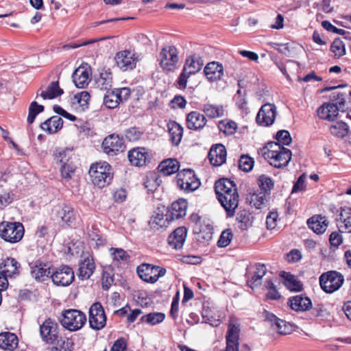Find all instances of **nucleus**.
<instances>
[{
	"label": "nucleus",
	"mask_w": 351,
	"mask_h": 351,
	"mask_svg": "<svg viewBox=\"0 0 351 351\" xmlns=\"http://www.w3.org/2000/svg\"><path fill=\"white\" fill-rule=\"evenodd\" d=\"M186 124L190 130H201L206 125V119L204 114L197 111H193L187 115Z\"/></svg>",
	"instance_id": "obj_26"
},
{
	"label": "nucleus",
	"mask_w": 351,
	"mask_h": 351,
	"mask_svg": "<svg viewBox=\"0 0 351 351\" xmlns=\"http://www.w3.org/2000/svg\"><path fill=\"white\" fill-rule=\"evenodd\" d=\"M187 232L185 226L177 228V250L182 247L187 237Z\"/></svg>",
	"instance_id": "obj_61"
},
{
	"label": "nucleus",
	"mask_w": 351,
	"mask_h": 351,
	"mask_svg": "<svg viewBox=\"0 0 351 351\" xmlns=\"http://www.w3.org/2000/svg\"><path fill=\"white\" fill-rule=\"evenodd\" d=\"M226 199H222L221 195H217V199L222 207L226 210V217L231 218L235 215V210L239 205V194L237 191H233L227 194H223Z\"/></svg>",
	"instance_id": "obj_16"
},
{
	"label": "nucleus",
	"mask_w": 351,
	"mask_h": 351,
	"mask_svg": "<svg viewBox=\"0 0 351 351\" xmlns=\"http://www.w3.org/2000/svg\"><path fill=\"white\" fill-rule=\"evenodd\" d=\"M204 114L210 119H215L224 116L225 110L222 105L206 104L202 109Z\"/></svg>",
	"instance_id": "obj_35"
},
{
	"label": "nucleus",
	"mask_w": 351,
	"mask_h": 351,
	"mask_svg": "<svg viewBox=\"0 0 351 351\" xmlns=\"http://www.w3.org/2000/svg\"><path fill=\"white\" fill-rule=\"evenodd\" d=\"M267 269L265 265H250L247 267V285L252 289L261 283L262 278L265 275Z\"/></svg>",
	"instance_id": "obj_18"
},
{
	"label": "nucleus",
	"mask_w": 351,
	"mask_h": 351,
	"mask_svg": "<svg viewBox=\"0 0 351 351\" xmlns=\"http://www.w3.org/2000/svg\"><path fill=\"white\" fill-rule=\"evenodd\" d=\"M330 51L335 56L340 58L346 54V47L340 38H335L330 45Z\"/></svg>",
	"instance_id": "obj_46"
},
{
	"label": "nucleus",
	"mask_w": 351,
	"mask_h": 351,
	"mask_svg": "<svg viewBox=\"0 0 351 351\" xmlns=\"http://www.w3.org/2000/svg\"><path fill=\"white\" fill-rule=\"evenodd\" d=\"M176 48L172 47L169 50L162 49L160 53V64L167 73H173L176 70Z\"/></svg>",
	"instance_id": "obj_20"
},
{
	"label": "nucleus",
	"mask_w": 351,
	"mask_h": 351,
	"mask_svg": "<svg viewBox=\"0 0 351 351\" xmlns=\"http://www.w3.org/2000/svg\"><path fill=\"white\" fill-rule=\"evenodd\" d=\"M232 239V233L230 229L223 230L217 241V245L220 247L228 246Z\"/></svg>",
	"instance_id": "obj_58"
},
{
	"label": "nucleus",
	"mask_w": 351,
	"mask_h": 351,
	"mask_svg": "<svg viewBox=\"0 0 351 351\" xmlns=\"http://www.w3.org/2000/svg\"><path fill=\"white\" fill-rule=\"evenodd\" d=\"M159 172L164 176H168L176 173V159L167 158L163 160L158 165Z\"/></svg>",
	"instance_id": "obj_36"
},
{
	"label": "nucleus",
	"mask_w": 351,
	"mask_h": 351,
	"mask_svg": "<svg viewBox=\"0 0 351 351\" xmlns=\"http://www.w3.org/2000/svg\"><path fill=\"white\" fill-rule=\"evenodd\" d=\"M203 64L204 60L198 54L193 53L188 56L177 80V88L182 90L185 89L189 77L197 73L202 69Z\"/></svg>",
	"instance_id": "obj_2"
},
{
	"label": "nucleus",
	"mask_w": 351,
	"mask_h": 351,
	"mask_svg": "<svg viewBox=\"0 0 351 351\" xmlns=\"http://www.w3.org/2000/svg\"><path fill=\"white\" fill-rule=\"evenodd\" d=\"M45 107L43 105L38 104L36 101H32L28 109V116L27 121L29 124L34 123L36 116L44 111Z\"/></svg>",
	"instance_id": "obj_42"
},
{
	"label": "nucleus",
	"mask_w": 351,
	"mask_h": 351,
	"mask_svg": "<svg viewBox=\"0 0 351 351\" xmlns=\"http://www.w3.org/2000/svg\"><path fill=\"white\" fill-rule=\"evenodd\" d=\"M226 149L222 144H216L211 147L208 154L210 163L213 166H221L226 160Z\"/></svg>",
	"instance_id": "obj_21"
},
{
	"label": "nucleus",
	"mask_w": 351,
	"mask_h": 351,
	"mask_svg": "<svg viewBox=\"0 0 351 351\" xmlns=\"http://www.w3.org/2000/svg\"><path fill=\"white\" fill-rule=\"evenodd\" d=\"M219 130L228 135L233 134L237 128V123L234 121H221L219 125Z\"/></svg>",
	"instance_id": "obj_56"
},
{
	"label": "nucleus",
	"mask_w": 351,
	"mask_h": 351,
	"mask_svg": "<svg viewBox=\"0 0 351 351\" xmlns=\"http://www.w3.org/2000/svg\"><path fill=\"white\" fill-rule=\"evenodd\" d=\"M202 315V317L204 319V322L206 323H209L210 324H211L213 326L218 325L219 320H217V319L213 320V317L211 313V309H210V306H208V303L204 302L203 304Z\"/></svg>",
	"instance_id": "obj_55"
},
{
	"label": "nucleus",
	"mask_w": 351,
	"mask_h": 351,
	"mask_svg": "<svg viewBox=\"0 0 351 351\" xmlns=\"http://www.w3.org/2000/svg\"><path fill=\"white\" fill-rule=\"evenodd\" d=\"M114 60L117 66L123 71L132 70L136 66L134 54L128 50L118 52Z\"/></svg>",
	"instance_id": "obj_22"
},
{
	"label": "nucleus",
	"mask_w": 351,
	"mask_h": 351,
	"mask_svg": "<svg viewBox=\"0 0 351 351\" xmlns=\"http://www.w3.org/2000/svg\"><path fill=\"white\" fill-rule=\"evenodd\" d=\"M173 220V213L165 206H162L154 210L149 224L151 228L158 230L160 228L168 226Z\"/></svg>",
	"instance_id": "obj_9"
},
{
	"label": "nucleus",
	"mask_w": 351,
	"mask_h": 351,
	"mask_svg": "<svg viewBox=\"0 0 351 351\" xmlns=\"http://www.w3.org/2000/svg\"><path fill=\"white\" fill-rule=\"evenodd\" d=\"M110 255L114 261L128 263L133 261L131 260L130 255L125 250L122 248L111 247L110 249Z\"/></svg>",
	"instance_id": "obj_38"
},
{
	"label": "nucleus",
	"mask_w": 351,
	"mask_h": 351,
	"mask_svg": "<svg viewBox=\"0 0 351 351\" xmlns=\"http://www.w3.org/2000/svg\"><path fill=\"white\" fill-rule=\"evenodd\" d=\"M75 170V167L72 164V162H68L64 165H62L60 167V173L61 176L63 178L69 180L72 178L74 174Z\"/></svg>",
	"instance_id": "obj_59"
},
{
	"label": "nucleus",
	"mask_w": 351,
	"mask_h": 351,
	"mask_svg": "<svg viewBox=\"0 0 351 351\" xmlns=\"http://www.w3.org/2000/svg\"><path fill=\"white\" fill-rule=\"evenodd\" d=\"M64 93V91L59 86V83L58 81L51 82L45 91H42L40 93V96L43 99H52L58 96L62 95Z\"/></svg>",
	"instance_id": "obj_34"
},
{
	"label": "nucleus",
	"mask_w": 351,
	"mask_h": 351,
	"mask_svg": "<svg viewBox=\"0 0 351 351\" xmlns=\"http://www.w3.org/2000/svg\"><path fill=\"white\" fill-rule=\"evenodd\" d=\"M128 158L132 165L143 167L150 162L152 156L148 149L144 147H137L128 152Z\"/></svg>",
	"instance_id": "obj_13"
},
{
	"label": "nucleus",
	"mask_w": 351,
	"mask_h": 351,
	"mask_svg": "<svg viewBox=\"0 0 351 351\" xmlns=\"http://www.w3.org/2000/svg\"><path fill=\"white\" fill-rule=\"evenodd\" d=\"M267 146L269 149L264 153V157L270 160L269 164L278 169L287 166L291 159V151L274 142L269 143Z\"/></svg>",
	"instance_id": "obj_1"
},
{
	"label": "nucleus",
	"mask_w": 351,
	"mask_h": 351,
	"mask_svg": "<svg viewBox=\"0 0 351 351\" xmlns=\"http://www.w3.org/2000/svg\"><path fill=\"white\" fill-rule=\"evenodd\" d=\"M62 125V119L58 116H53L42 123L40 128L48 134H54L59 131Z\"/></svg>",
	"instance_id": "obj_28"
},
{
	"label": "nucleus",
	"mask_w": 351,
	"mask_h": 351,
	"mask_svg": "<svg viewBox=\"0 0 351 351\" xmlns=\"http://www.w3.org/2000/svg\"><path fill=\"white\" fill-rule=\"evenodd\" d=\"M251 214L246 210H240L237 215V221L239 223V228L247 230L251 225Z\"/></svg>",
	"instance_id": "obj_40"
},
{
	"label": "nucleus",
	"mask_w": 351,
	"mask_h": 351,
	"mask_svg": "<svg viewBox=\"0 0 351 351\" xmlns=\"http://www.w3.org/2000/svg\"><path fill=\"white\" fill-rule=\"evenodd\" d=\"M307 224L310 229L317 234L324 232L328 226L325 217L320 215L313 216L307 220Z\"/></svg>",
	"instance_id": "obj_29"
},
{
	"label": "nucleus",
	"mask_w": 351,
	"mask_h": 351,
	"mask_svg": "<svg viewBox=\"0 0 351 351\" xmlns=\"http://www.w3.org/2000/svg\"><path fill=\"white\" fill-rule=\"evenodd\" d=\"M139 277L147 282L154 283L165 274V270L156 265H139L136 268Z\"/></svg>",
	"instance_id": "obj_11"
},
{
	"label": "nucleus",
	"mask_w": 351,
	"mask_h": 351,
	"mask_svg": "<svg viewBox=\"0 0 351 351\" xmlns=\"http://www.w3.org/2000/svg\"><path fill=\"white\" fill-rule=\"evenodd\" d=\"M204 73L210 82H217L223 75V66L218 62H208L204 69Z\"/></svg>",
	"instance_id": "obj_23"
},
{
	"label": "nucleus",
	"mask_w": 351,
	"mask_h": 351,
	"mask_svg": "<svg viewBox=\"0 0 351 351\" xmlns=\"http://www.w3.org/2000/svg\"><path fill=\"white\" fill-rule=\"evenodd\" d=\"M97 86L101 90H110L112 86V74L109 70L100 72L99 77L95 78Z\"/></svg>",
	"instance_id": "obj_31"
},
{
	"label": "nucleus",
	"mask_w": 351,
	"mask_h": 351,
	"mask_svg": "<svg viewBox=\"0 0 351 351\" xmlns=\"http://www.w3.org/2000/svg\"><path fill=\"white\" fill-rule=\"evenodd\" d=\"M48 265H34L31 268L32 276L37 281L43 282L49 278L51 271Z\"/></svg>",
	"instance_id": "obj_33"
},
{
	"label": "nucleus",
	"mask_w": 351,
	"mask_h": 351,
	"mask_svg": "<svg viewBox=\"0 0 351 351\" xmlns=\"http://www.w3.org/2000/svg\"><path fill=\"white\" fill-rule=\"evenodd\" d=\"M58 215L66 224H72L76 219L73 208L70 205H64L58 212Z\"/></svg>",
	"instance_id": "obj_37"
},
{
	"label": "nucleus",
	"mask_w": 351,
	"mask_h": 351,
	"mask_svg": "<svg viewBox=\"0 0 351 351\" xmlns=\"http://www.w3.org/2000/svg\"><path fill=\"white\" fill-rule=\"evenodd\" d=\"M339 219L344 223L345 228L351 232V208H341Z\"/></svg>",
	"instance_id": "obj_57"
},
{
	"label": "nucleus",
	"mask_w": 351,
	"mask_h": 351,
	"mask_svg": "<svg viewBox=\"0 0 351 351\" xmlns=\"http://www.w3.org/2000/svg\"><path fill=\"white\" fill-rule=\"evenodd\" d=\"M215 191L217 195H221L222 199H226L223 194L237 191L235 183L228 178H221L215 183Z\"/></svg>",
	"instance_id": "obj_25"
},
{
	"label": "nucleus",
	"mask_w": 351,
	"mask_h": 351,
	"mask_svg": "<svg viewBox=\"0 0 351 351\" xmlns=\"http://www.w3.org/2000/svg\"><path fill=\"white\" fill-rule=\"evenodd\" d=\"M272 327L280 335H287L291 331V325L285 321L279 319Z\"/></svg>",
	"instance_id": "obj_53"
},
{
	"label": "nucleus",
	"mask_w": 351,
	"mask_h": 351,
	"mask_svg": "<svg viewBox=\"0 0 351 351\" xmlns=\"http://www.w3.org/2000/svg\"><path fill=\"white\" fill-rule=\"evenodd\" d=\"M21 265H3L2 272L7 278H14L20 272Z\"/></svg>",
	"instance_id": "obj_60"
},
{
	"label": "nucleus",
	"mask_w": 351,
	"mask_h": 351,
	"mask_svg": "<svg viewBox=\"0 0 351 351\" xmlns=\"http://www.w3.org/2000/svg\"><path fill=\"white\" fill-rule=\"evenodd\" d=\"M40 335L43 341L49 344H55L58 341V324L51 318H48L40 326Z\"/></svg>",
	"instance_id": "obj_10"
},
{
	"label": "nucleus",
	"mask_w": 351,
	"mask_h": 351,
	"mask_svg": "<svg viewBox=\"0 0 351 351\" xmlns=\"http://www.w3.org/2000/svg\"><path fill=\"white\" fill-rule=\"evenodd\" d=\"M180 162L177 160V186L185 192H192L199 187V182L195 172L191 169L180 170Z\"/></svg>",
	"instance_id": "obj_6"
},
{
	"label": "nucleus",
	"mask_w": 351,
	"mask_h": 351,
	"mask_svg": "<svg viewBox=\"0 0 351 351\" xmlns=\"http://www.w3.org/2000/svg\"><path fill=\"white\" fill-rule=\"evenodd\" d=\"M104 152L109 156H115L122 152L125 148L123 141L119 135L112 134L108 135L102 142Z\"/></svg>",
	"instance_id": "obj_15"
},
{
	"label": "nucleus",
	"mask_w": 351,
	"mask_h": 351,
	"mask_svg": "<svg viewBox=\"0 0 351 351\" xmlns=\"http://www.w3.org/2000/svg\"><path fill=\"white\" fill-rule=\"evenodd\" d=\"M62 326L71 332L81 329L86 322V315L77 309L65 310L62 313Z\"/></svg>",
	"instance_id": "obj_5"
},
{
	"label": "nucleus",
	"mask_w": 351,
	"mask_h": 351,
	"mask_svg": "<svg viewBox=\"0 0 351 351\" xmlns=\"http://www.w3.org/2000/svg\"><path fill=\"white\" fill-rule=\"evenodd\" d=\"M275 138L277 142L275 143H279V145H289L291 143V136L290 133L285 130H281L277 132Z\"/></svg>",
	"instance_id": "obj_52"
},
{
	"label": "nucleus",
	"mask_w": 351,
	"mask_h": 351,
	"mask_svg": "<svg viewBox=\"0 0 351 351\" xmlns=\"http://www.w3.org/2000/svg\"><path fill=\"white\" fill-rule=\"evenodd\" d=\"M239 333L240 327L239 324L230 323L226 335V347L224 350L239 351Z\"/></svg>",
	"instance_id": "obj_19"
},
{
	"label": "nucleus",
	"mask_w": 351,
	"mask_h": 351,
	"mask_svg": "<svg viewBox=\"0 0 351 351\" xmlns=\"http://www.w3.org/2000/svg\"><path fill=\"white\" fill-rule=\"evenodd\" d=\"M165 319V314L162 313H151L143 315L141 317V321L149 324L151 325H156L162 322Z\"/></svg>",
	"instance_id": "obj_49"
},
{
	"label": "nucleus",
	"mask_w": 351,
	"mask_h": 351,
	"mask_svg": "<svg viewBox=\"0 0 351 351\" xmlns=\"http://www.w3.org/2000/svg\"><path fill=\"white\" fill-rule=\"evenodd\" d=\"M343 281V276L336 271H327L319 277L320 287L327 293L337 291L342 286Z\"/></svg>",
	"instance_id": "obj_7"
},
{
	"label": "nucleus",
	"mask_w": 351,
	"mask_h": 351,
	"mask_svg": "<svg viewBox=\"0 0 351 351\" xmlns=\"http://www.w3.org/2000/svg\"><path fill=\"white\" fill-rule=\"evenodd\" d=\"M82 242H75L67 247L64 251L65 260L74 261L75 258H80L78 263H94V259L88 251L83 250Z\"/></svg>",
	"instance_id": "obj_8"
},
{
	"label": "nucleus",
	"mask_w": 351,
	"mask_h": 351,
	"mask_svg": "<svg viewBox=\"0 0 351 351\" xmlns=\"http://www.w3.org/2000/svg\"><path fill=\"white\" fill-rule=\"evenodd\" d=\"M89 324L91 328L99 330L105 327L106 317L101 304L94 303L89 309Z\"/></svg>",
	"instance_id": "obj_12"
},
{
	"label": "nucleus",
	"mask_w": 351,
	"mask_h": 351,
	"mask_svg": "<svg viewBox=\"0 0 351 351\" xmlns=\"http://www.w3.org/2000/svg\"><path fill=\"white\" fill-rule=\"evenodd\" d=\"M88 173L93 183L99 188L109 184L112 179L111 167L106 162L93 164Z\"/></svg>",
	"instance_id": "obj_3"
},
{
	"label": "nucleus",
	"mask_w": 351,
	"mask_h": 351,
	"mask_svg": "<svg viewBox=\"0 0 351 351\" xmlns=\"http://www.w3.org/2000/svg\"><path fill=\"white\" fill-rule=\"evenodd\" d=\"M258 184L261 191L267 195L270 194L274 183L272 179L265 175H261L258 178Z\"/></svg>",
	"instance_id": "obj_44"
},
{
	"label": "nucleus",
	"mask_w": 351,
	"mask_h": 351,
	"mask_svg": "<svg viewBox=\"0 0 351 351\" xmlns=\"http://www.w3.org/2000/svg\"><path fill=\"white\" fill-rule=\"evenodd\" d=\"M276 107L274 104L267 103L261 106L256 117L258 125L268 127L271 125L276 117Z\"/></svg>",
	"instance_id": "obj_14"
},
{
	"label": "nucleus",
	"mask_w": 351,
	"mask_h": 351,
	"mask_svg": "<svg viewBox=\"0 0 351 351\" xmlns=\"http://www.w3.org/2000/svg\"><path fill=\"white\" fill-rule=\"evenodd\" d=\"M24 232V226L21 222L4 221L0 223V237L7 242H19L23 237Z\"/></svg>",
	"instance_id": "obj_4"
},
{
	"label": "nucleus",
	"mask_w": 351,
	"mask_h": 351,
	"mask_svg": "<svg viewBox=\"0 0 351 351\" xmlns=\"http://www.w3.org/2000/svg\"><path fill=\"white\" fill-rule=\"evenodd\" d=\"M95 265H80L77 274L78 277L82 280L89 278L95 269Z\"/></svg>",
	"instance_id": "obj_54"
},
{
	"label": "nucleus",
	"mask_w": 351,
	"mask_h": 351,
	"mask_svg": "<svg viewBox=\"0 0 351 351\" xmlns=\"http://www.w3.org/2000/svg\"><path fill=\"white\" fill-rule=\"evenodd\" d=\"M326 115L321 116V119H326L330 121H334L339 114V106L337 104L328 103L326 104Z\"/></svg>",
	"instance_id": "obj_45"
},
{
	"label": "nucleus",
	"mask_w": 351,
	"mask_h": 351,
	"mask_svg": "<svg viewBox=\"0 0 351 351\" xmlns=\"http://www.w3.org/2000/svg\"><path fill=\"white\" fill-rule=\"evenodd\" d=\"M113 282V275L111 274V265H106L103 267L102 287L108 290Z\"/></svg>",
	"instance_id": "obj_48"
},
{
	"label": "nucleus",
	"mask_w": 351,
	"mask_h": 351,
	"mask_svg": "<svg viewBox=\"0 0 351 351\" xmlns=\"http://www.w3.org/2000/svg\"><path fill=\"white\" fill-rule=\"evenodd\" d=\"M197 239L201 243H208L213 239V226L204 221L199 226Z\"/></svg>",
	"instance_id": "obj_32"
},
{
	"label": "nucleus",
	"mask_w": 351,
	"mask_h": 351,
	"mask_svg": "<svg viewBox=\"0 0 351 351\" xmlns=\"http://www.w3.org/2000/svg\"><path fill=\"white\" fill-rule=\"evenodd\" d=\"M288 304L295 311H306L312 308V302L309 298L298 295L291 297L288 300Z\"/></svg>",
	"instance_id": "obj_24"
},
{
	"label": "nucleus",
	"mask_w": 351,
	"mask_h": 351,
	"mask_svg": "<svg viewBox=\"0 0 351 351\" xmlns=\"http://www.w3.org/2000/svg\"><path fill=\"white\" fill-rule=\"evenodd\" d=\"M305 180H306V175L305 173H302L297 180V181L294 183L291 193H297L299 191H302L305 190L306 189V184H305Z\"/></svg>",
	"instance_id": "obj_64"
},
{
	"label": "nucleus",
	"mask_w": 351,
	"mask_h": 351,
	"mask_svg": "<svg viewBox=\"0 0 351 351\" xmlns=\"http://www.w3.org/2000/svg\"><path fill=\"white\" fill-rule=\"evenodd\" d=\"M121 103V99H119L117 94L114 90L109 92L107 90V94L104 97V104L109 109H113L118 106Z\"/></svg>",
	"instance_id": "obj_41"
},
{
	"label": "nucleus",
	"mask_w": 351,
	"mask_h": 351,
	"mask_svg": "<svg viewBox=\"0 0 351 351\" xmlns=\"http://www.w3.org/2000/svg\"><path fill=\"white\" fill-rule=\"evenodd\" d=\"M53 157L54 160L56 162H59L62 165L68 163L69 160L68 152L64 149H56L54 152Z\"/></svg>",
	"instance_id": "obj_62"
},
{
	"label": "nucleus",
	"mask_w": 351,
	"mask_h": 351,
	"mask_svg": "<svg viewBox=\"0 0 351 351\" xmlns=\"http://www.w3.org/2000/svg\"><path fill=\"white\" fill-rule=\"evenodd\" d=\"M177 219L183 217L186 214V210L188 208V203L186 199L183 198H179L177 199Z\"/></svg>",
	"instance_id": "obj_63"
},
{
	"label": "nucleus",
	"mask_w": 351,
	"mask_h": 351,
	"mask_svg": "<svg viewBox=\"0 0 351 351\" xmlns=\"http://www.w3.org/2000/svg\"><path fill=\"white\" fill-rule=\"evenodd\" d=\"M51 278L54 284L65 287L69 285L74 280V273L72 268L64 265L53 272Z\"/></svg>",
	"instance_id": "obj_17"
},
{
	"label": "nucleus",
	"mask_w": 351,
	"mask_h": 351,
	"mask_svg": "<svg viewBox=\"0 0 351 351\" xmlns=\"http://www.w3.org/2000/svg\"><path fill=\"white\" fill-rule=\"evenodd\" d=\"M125 138L131 142L140 140L144 134V131L138 127H131L125 130Z\"/></svg>",
	"instance_id": "obj_43"
},
{
	"label": "nucleus",
	"mask_w": 351,
	"mask_h": 351,
	"mask_svg": "<svg viewBox=\"0 0 351 351\" xmlns=\"http://www.w3.org/2000/svg\"><path fill=\"white\" fill-rule=\"evenodd\" d=\"M18 337L12 332H6L0 334V348L4 350H13L18 346Z\"/></svg>",
	"instance_id": "obj_30"
},
{
	"label": "nucleus",
	"mask_w": 351,
	"mask_h": 351,
	"mask_svg": "<svg viewBox=\"0 0 351 351\" xmlns=\"http://www.w3.org/2000/svg\"><path fill=\"white\" fill-rule=\"evenodd\" d=\"M285 277V285L286 287L292 291H301L303 289L302 284L295 278V276L287 274Z\"/></svg>",
	"instance_id": "obj_47"
},
{
	"label": "nucleus",
	"mask_w": 351,
	"mask_h": 351,
	"mask_svg": "<svg viewBox=\"0 0 351 351\" xmlns=\"http://www.w3.org/2000/svg\"><path fill=\"white\" fill-rule=\"evenodd\" d=\"M90 80V69L80 66L75 70L73 74V81L77 88H85Z\"/></svg>",
	"instance_id": "obj_27"
},
{
	"label": "nucleus",
	"mask_w": 351,
	"mask_h": 351,
	"mask_svg": "<svg viewBox=\"0 0 351 351\" xmlns=\"http://www.w3.org/2000/svg\"><path fill=\"white\" fill-rule=\"evenodd\" d=\"M330 132L337 138H343L348 134V125L343 121H338L330 127Z\"/></svg>",
	"instance_id": "obj_39"
},
{
	"label": "nucleus",
	"mask_w": 351,
	"mask_h": 351,
	"mask_svg": "<svg viewBox=\"0 0 351 351\" xmlns=\"http://www.w3.org/2000/svg\"><path fill=\"white\" fill-rule=\"evenodd\" d=\"M254 159L248 155H242L239 160V168L243 171L249 172L254 167Z\"/></svg>",
	"instance_id": "obj_50"
},
{
	"label": "nucleus",
	"mask_w": 351,
	"mask_h": 351,
	"mask_svg": "<svg viewBox=\"0 0 351 351\" xmlns=\"http://www.w3.org/2000/svg\"><path fill=\"white\" fill-rule=\"evenodd\" d=\"M265 287L268 289L266 298L268 300H278L280 299L281 295L278 291L276 287L274 285L271 280H267L265 282Z\"/></svg>",
	"instance_id": "obj_51"
}]
</instances>
